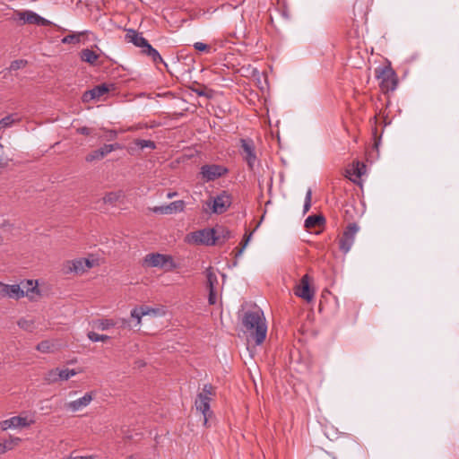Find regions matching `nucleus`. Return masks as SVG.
Masks as SVG:
<instances>
[{
    "mask_svg": "<svg viewBox=\"0 0 459 459\" xmlns=\"http://www.w3.org/2000/svg\"><path fill=\"white\" fill-rule=\"evenodd\" d=\"M67 459H92L91 456H81V455H75V456H73V455H70Z\"/></svg>",
    "mask_w": 459,
    "mask_h": 459,
    "instance_id": "49530a36",
    "label": "nucleus"
},
{
    "mask_svg": "<svg viewBox=\"0 0 459 459\" xmlns=\"http://www.w3.org/2000/svg\"><path fill=\"white\" fill-rule=\"evenodd\" d=\"M51 343L48 341H42L38 343L36 349L40 352H49L51 350Z\"/></svg>",
    "mask_w": 459,
    "mask_h": 459,
    "instance_id": "c9c22d12",
    "label": "nucleus"
},
{
    "mask_svg": "<svg viewBox=\"0 0 459 459\" xmlns=\"http://www.w3.org/2000/svg\"><path fill=\"white\" fill-rule=\"evenodd\" d=\"M124 197L123 191H116V192H108L103 197V202L105 204H112L114 205L116 203L120 201Z\"/></svg>",
    "mask_w": 459,
    "mask_h": 459,
    "instance_id": "393cba45",
    "label": "nucleus"
},
{
    "mask_svg": "<svg viewBox=\"0 0 459 459\" xmlns=\"http://www.w3.org/2000/svg\"><path fill=\"white\" fill-rule=\"evenodd\" d=\"M376 77L380 81L383 91H394L397 86V79L394 71L389 66L377 67L375 70Z\"/></svg>",
    "mask_w": 459,
    "mask_h": 459,
    "instance_id": "7ed1b4c3",
    "label": "nucleus"
},
{
    "mask_svg": "<svg viewBox=\"0 0 459 459\" xmlns=\"http://www.w3.org/2000/svg\"><path fill=\"white\" fill-rule=\"evenodd\" d=\"M83 33H77V34H69V35H66L65 37H64L62 39V43L64 44H76L78 42H80V37L81 35H82Z\"/></svg>",
    "mask_w": 459,
    "mask_h": 459,
    "instance_id": "7c9ffc66",
    "label": "nucleus"
},
{
    "mask_svg": "<svg viewBox=\"0 0 459 459\" xmlns=\"http://www.w3.org/2000/svg\"><path fill=\"white\" fill-rule=\"evenodd\" d=\"M111 88H113V84L108 85L106 83H102L97 85L91 90L86 91L82 94V100L83 102H90L94 100H99L100 97L108 93Z\"/></svg>",
    "mask_w": 459,
    "mask_h": 459,
    "instance_id": "f8f14e48",
    "label": "nucleus"
},
{
    "mask_svg": "<svg viewBox=\"0 0 459 459\" xmlns=\"http://www.w3.org/2000/svg\"><path fill=\"white\" fill-rule=\"evenodd\" d=\"M215 245H222L232 237L231 231L223 226L213 228Z\"/></svg>",
    "mask_w": 459,
    "mask_h": 459,
    "instance_id": "6ab92c4d",
    "label": "nucleus"
},
{
    "mask_svg": "<svg viewBox=\"0 0 459 459\" xmlns=\"http://www.w3.org/2000/svg\"><path fill=\"white\" fill-rule=\"evenodd\" d=\"M311 199H312V190L309 188L307 191L306 197H305V204H304V207H303L304 213H307L310 210Z\"/></svg>",
    "mask_w": 459,
    "mask_h": 459,
    "instance_id": "f704fd0d",
    "label": "nucleus"
},
{
    "mask_svg": "<svg viewBox=\"0 0 459 459\" xmlns=\"http://www.w3.org/2000/svg\"><path fill=\"white\" fill-rule=\"evenodd\" d=\"M195 92L197 93V95H199V96H204V95H205V92H204V91H203V90H195Z\"/></svg>",
    "mask_w": 459,
    "mask_h": 459,
    "instance_id": "3c124183",
    "label": "nucleus"
},
{
    "mask_svg": "<svg viewBox=\"0 0 459 459\" xmlns=\"http://www.w3.org/2000/svg\"><path fill=\"white\" fill-rule=\"evenodd\" d=\"M140 146H141L142 150L143 148H150V149H155L156 148V145H154V144H152V145H140Z\"/></svg>",
    "mask_w": 459,
    "mask_h": 459,
    "instance_id": "8fccbe9b",
    "label": "nucleus"
},
{
    "mask_svg": "<svg viewBox=\"0 0 459 459\" xmlns=\"http://www.w3.org/2000/svg\"><path fill=\"white\" fill-rule=\"evenodd\" d=\"M255 145H241L242 150L240 151V154L243 159L247 161L249 169H253L255 163L257 160L255 151Z\"/></svg>",
    "mask_w": 459,
    "mask_h": 459,
    "instance_id": "f3484780",
    "label": "nucleus"
},
{
    "mask_svg": "<svg viewBox=\"0 0 459 459\" xmlns=\"http://www.w3.org/2000/svg\"><path fill=\"white\" fill-rule=\"evenodd\" d=\"M93 266V262L90 261L87 258H80L74 261H66L64 264L63 271L65 273L68 274L70 273H75L77 274H82L86 272L88 269Z\"/></svg>",
    "mask_w": 459,
    "mask_h": 459,
    "instance_id": "9d476101",
    "label": "nucleus"
},
{
    "mask_svg": "<svg viewBox=\"0 0 459 459\" xmlns=\"http://www.w3.org/2000/svg\"><path fill=\"white\" fill-rule=\"evenodd\" d=\"M353 183H357V179L355 178H350Z\"/></svg>",
    "mask_w": 459,
    "mask_h": 459,
    "instance_id": "6e6d98bb",
    "label": "nucleus"
},
{
    "mask_svg": "<svg viewBox=\"0 0 459 459\" xmlns=\"http://www.w3.org/2000/svg\"><path fill=\"white\" fill-rule=\"evenodd\" d=\"M228 169L222 165L206 164L201 167V175L203 178L209 182L213 181L228 173Z\"/></svg>",
    "mask_w": 459,
    "mask_h": 459,
    "instance_id": "1a4fd4ad",
    "label": "nucleus"
},
{
    "mask_svg": "<svg viewBox=\"0 0 459 459\" xmlns=\"http://www.w3.org/2000/svg\"><path fill=\"white\" fill-rule=\"evenodd\" d=\"M134 143H143V144H146V143H154L151 140H135Z\"/></svg>",
    "mask_w": 459,
    "mask_h": 459,
    "instance_id": "de8ad7c7",
    "label": "nucleus"
},
{
    "mask_svg": "<svg viewBox=\"0 0 459 459\" xmlns=\"http://www.w3.org/2000/svg\"><path fill=\"white\" fill-rule=\"evenodd\" d=\"M5 165H7V160L0 157V168L4 167Z\"/></svg>",
    "mask_w": 459,
    "mask_h": 459,
    "instance_id": "09e8293b",
    "label": "nucleus"
},
{
    "mask_svg": "<svg viewBox=\"0 0 459 459\" xmlns=\"http://www.w3.org/2000/svg\"><path fill=\"white\" fill-rule=\"evenodd\" d=\"M371 147H372L373 150H376L377 152H378L379 145L375 144V145H371Z\"/></svg>",
    "mask_w": 459,
    "mask_h": 459,
    "instance_id": "864d4df0",
    "label": "nucleus"
},
{
    "mask_svg": "<svg viewBox=\"0 0 459 459\" xmlns=\"http://www.w3.org/2000/svg\"><path fill=\"white\" fill-rule=\"evenodd\" d=\"M137 308L140 311V316H143L145 315H148L150 312L155 313V310L153 308H151L147 306L137 307Z\"/></svg>",
    "mask_w": 459,
    "mask_h": 459,
    "instance_id": "ea45409f",
    "label": "nucleus"
},
{
    "mask_svg": "<svg viewBox=\"0 0 459 459\" xmlns=\"http://www.w3.org/2000/svg\"><path fill=\"white\" fill-rule=\"evenodd\" d=\"M240 143L245 144V143H247V142L245 139H240Z\"/></svg>",
    "mask_w": 459,
    "mask_h": 459,
    "instance_id": "5fc2aeb1",
    "label": "nucleus"
},
{
    "mask_svg": "<svg viewBox=\"0 0 459 459\" xmlns=\"http://www.w3.org/2000/svg\"><path fill=\"white\" fill-rule=\"evenodd\" d=\"M242 325L246 329L245 332L249 333V337L256 345L264 342L266 338L267 325L262 310L247 311L244 314Z\"/></svg>",
    "mask_w": 459,
    "mask_h": 459,
    "instance_id": "f257e3e1",
    "label": "nucleus"
},
{
    "mask_svg": "<svg viewBox=\"0 0 459 459\" xmlns=\"http://www.w3.org/2000/svg\"><path fill=\"white\" fill-rule=\"evenodd\" d=\"M114 325L115 323L111 319H99L93 321V326L101 331L108 330Z\"/></svg>",
    "mask_w": 459,
    "mask_h": 459,
    "instance_id": "cd10ccee",
    "label": "nucleus"
},
{
    "mask_svg": "<svg viewBox=\"0 0 459 459\" xmlns=\"http://www.w3.org/2000/svg\"><path fill=\"white\" fill-rule=\"evenodd\" d=\"M77 374V371L75 369H59L58 377H60V380H68L71 377H74Z\"/></svg>",
    "mask_w": 459,
    "mask_h": 459,
    "instance_id": "72a5a7b5",
    "label": "nucleus"
},
{
    "mask_svg": "<svg viewBox=\"0 0 459 459\" xmlns=\"http://www.w3.org/2000/svg\"><path fill=\"white\" fill-rule=\"evenodd\" d=\"M20 118L16 114L8 115L0 120V130L12 126Z\"/></svg>",
    "mask_w": 459,
    "mask_h": 459,
    "instance_id": "bb28decb",
    "label": "nucleus"
},
{
    "mask_svg": "<svg viewBox=\"0 0 459 459\" xmlns=\"http://www.w3.org/2000/svg\"><path fill=\"white\" fill-rule=\"evenodd\" d=\"M19 19L24 23L48 26L51 22L32 11H23L18 13Z\"/></svg>",
    "mask_w": 459,
    "mask_h": 459,
    "instance_id": "4468645a",
    "label": "nucleus"
},
{
    "mask_svg": "<svg viewBox=\"0 0 459 459\" xmlns=\"http://www.w3.org/2000/svg\"><path fill=\"white\" fill-rule=\"evenodd\" d=\"M175 195H177V192L169 193V194L167 195L168 198H172V197H174Z\"/></svg>",
    "mask_w": 459,
    "mask_h": 459,
    "instance_id": "603ef678",
    "label": "nucleus"
},
{
    "mask_svg": "<svg viewBox=\"0 0 459 459\" xmlns=\"http://www.w3.org/2000/svg\"><path fill=\"white\" fill-rule=\"evenodd\" d=\"M312 278L308 274H305L294 289L295 295L302 298L307 302L311 301L315 295V290L310 284Z\"/></svg>",
    "mask_w": 459,
    "mask_h": 459,
    "instance_id": "6e6552de",
    "label": "nucleus"
},
{
    "mask_svg": "<svg viewBox=\"0 0 459 459\" xmlns=\"http://www.w3.org/2000/svg\"><path fill=\"white\" fill-rule=\"evenodd\" d=\"M21 441L22 439L20 437H10L9 439H5L3 442H0V455L13 449L21 443Z\"/></svg>",
    "mask_w": 459,
    "mask_h": 459,
    "instance_id": "5701e85b",
    "label": "nucleus"
},
{
    "mask_svg": "<svg viewBox=\"0 0 459 459\" xmlns=\"http://www.w3.org/2000/svg\"><path fill=\"white\" fill-rule=\"evenodd\" d=\"M115 146L120 147V145H103V147H101V148H100L98 150H95V151L91 152V153H89L85 157V160L87 162H92L94 160H100L103 159L107 154H108L112 151L116 150L117 148Z\"/></svg>",
    "mask_w": 459,
    "mask_h": 459,
    "instance_id": "dca6fc26",
    "label": "nucleus"
},
{
    "mask_svg": "<svg viewBox=\"0 0 459 459\" xmlns=\"http://www.w3.org/2000/svg\"><path fill=\"white\" fill-rule=\"evenodd\" d=\"M148 56L151 57L155 64L162 63L167 66V64L163 61L161 56L155 48L152 49Z\"/></svg>",
    "mask_w": 459,
    "mask_h": 459,
    "instance_id": "e433bc0d",
    "label": "nucleus"
},
{
    "mask_svg": "<svg viewBox=\"0 0 459 459\" xmlns=\"http://www.w3.org/2000/svg\"><path fill=\"white\" fill-rule=\"evenodd\" d=\"M4 286L5 283L0 281V298H4Z\"/></svg>",
    "mask_w": 459,
    "mask_h": 459,
    "instance_id": "a18cd8bd",
    "label": "nucleus"
},
{
    "mask_svg": "<svg viewBox=\"0 0 459 459\" xmlns=\"http://www.w3.org/2000/svg\"><path fill=\"white\" fill-rule=\"evenodd\" d=\"M142 52L147 56L150 55V53L152 51L154 48L152 47V45L149 44L148 40L143 44L142 47Z\"/></svg>",
    "mask_w": 459,
    "mask_h": 459,
    "instance_id": "79ce46f5",
    "label": "nucleus"
},
{
    "mask_svg": "<svg viewBox=\"0 0 459 459\" xmlns=\"http://www.w3.org/2000/svg\"><path fill=\"white\" fill-rule=\"evenodd\" d=\"M215 394L214 386L212 384H205L203 391L196 396L195 405L196 410L202 413L204 425H207L209 419L212 416L210 402Z\"/></svg>",
    "mask_w": 459,
    "mask_h": 459,
    "instance_id": "f03ea898",
    "label": "nucleus"
},
{
    "mask_svg": "<svg viewBox=\"0 0 459 459\" xmlns=\"http://www.w3.org/2000/svg\"><path fill=\"white\" fill-rule=\"evenodd\" d=\"M93 399L92 392L86 393L82 397L70 402L66 404V407L71 409L73 411H76L82 407H86Z\"/></svg>",
    "mask_w": 459,
    "mask_h": 459,
    "instance_id": "a211bd4d",
    "label": "nucleus"
},
{
    "mask_svg": "<svg viewBox=\"0 0 459 459\" xmlns=\"http://www.w3.org/2000/svg\"><path fill=\"white\" fill-rule=\"evenodd\" d=\"M58 373H59L58 368L49 370L48 372V374L46 375V377H45L46 381L48 383H55L58 380H60V377H58Z\"/></svg>",
    "mask_w": 459,
    "mask_h": 459,
    "instance_id": "473e14b6",
    "label": "nucleus"
},
{
    "mask_svg": "<svg viewBox=\"0 0 459 459\" xmlns=\"http://www.w3.org/2000/svg\"><path fill=\"white\" fill-rule=\"evenodd\" d=\"M126 39L128 42H132L136 47L141 48L147 39L142 36V34L138 33L134 30H129L126 35Z\"/></svg>",
    "mask_w": 459,
    "mask_h": 459,
    "instance_id": "4be33fe9",
    "label": "nucleus"
},
{
    "mask_svg": "<svg viewBox=\"0 0 459 459\" xmlns=\"http://www.w3.org/2000/svg\"><path fill=\"white\" fill-rule=\"evenodd\" d=\"M87 337L91 341V342H107L110 339V337L108 335H105V334H99L93 331H91V332H88L87 333Z\"/></svg>",
    "mask_w": 459,
    "mask_h": 459,
    "instance_id": "c756f323",
    "label": "nucleus"
},
{
    "mask_svg": "<svg viewBox=\"0 0 459 459\" xmlns=\"http://www.w3.org/2000/svg\"><path fill=\"white\" fill-rule=\"evenodd\" d=\"M18 325L23 330L32 332L34 329V322L32 320H27L25 318H21L18 321Z\"/></svg>",
    "mask_w": 459,
    "mask_h": 459,
    "instance_id": "2f4dec72",
    "label": "nucleus"
},
{
    "mask_svg": "<svg viewBox=\"0 0 459 459\" xmlns=\"http://www.w3.org/2000/svg\"><path fill=\"white\" fill-rule=\"evenodd\" d=\"M211 199L207 204L210 206L212 212L216 214L226 212L232 204V195L225 190H222L217 196Z\"/></svg>",
    "mask_w": 459,
    "mask_h": 459,
    "instance_id": "423d86ee",
    "label": "nucleus"
},
{
    "mask_svg": "<svg viewBox=\"0 0 459 459\" xmlns=\"http://www.w3.org/2000/svg\"><path fill=\"white\" fill-rule=\"evenodd\" d=\"M359 230L356 223H349L339 239V248L344 254L348 253L354 242V238Z\"/></svg>",
    "mask_w": 459,
    "mask_h": 459,
    "instance_id": "0eeeda50",
    "label": "nucleus"
},
{
    "mask_svg": "<svg viewBox=\"0 0 459 459\" xmlns=\"http://www.w3.org/2000/svg\"><path fill=\"white\" fill-rule=\"evenodd\" d=\"M205 274H206V278H207V288L208 290H216V285L218 284V278H217V275L215 274L212 267H208L206 270H205Z\"/></svg>",
    "mask_w": 459,
    "mask_h": 459,
    "instance_id": "a878e982",
    "label": "nucleus"
},
{
    "mask_svg": "<svg viewBox=\"0 0 459 459\" xmlns=\"http://www.w3.org/2000/svg\"><path fill=\"white\" fill-rule=\"evenodd\" d=\"M99 58V55L93 50L85 48L81 51V59L90 65H94Z\"/></svg>",
    "mask_w": 459,
    "mask_h": 459,
    "instance_id": "b1692460",
    "label": "nucleus"
},
{
    "mask_svg": "<svg viewBox=\"0 0 459 459\" xmlns=\"http://www.w3.org/2000/svg\"><path fill=\"white\" fill-rule=\"evenodd\" d=\"M215 231L212 229H204L191 233V241L197 245L215 246Z\"/></svg>",
    "mask_w": 459,
    "mask_h": 459,
    "instance_id": "9b49d317",
    "label": "nucleus"
},
{
    "mask_svg": "<svg viewBox=\"0 0 459 459\" xmlns=\"http://www.w3.org/2000/svg\"><path fill=\"white\" fill-rule=\"evenodd\" d=\"M93 129L92 128H90V127H86V126H82V127H80L78 128V132L82 134H84V135H90L93 133Z\"/></svg>",
    "mask_w": 459,
    "mask_h": 459,
    "instance_id": "37998d69",
    "label": "nucleus"
},
{
    "mask_svg": "<svg viewBox=\"0 0 459 459\" xmlns=\"http://www.w3.org/2000/svg\"><path fill=\"white\" fill-rule=\"evenodd\" d=\"M251 235H252V233L245 234L242 241L239 243V247L236 248V254H235L236 258H238V256H240L242 255L248 241L250 240Z\"/></svg>",
    "mask_w": 459,
    "mask_h": 459,
    "instance_id": "c85d7f7f",
    "label": "nucleus"
},
{
    "mask_svg": "<svg viewBox=\"0 0 459 459\" xmlns=\"http://www.w3.org/2000/svg\"><path fill=\"white\" fill-rule=\"evenodd\" d=\"M131 316L134 317V318H136L137 319V324H140V321H141V318L143 316H140V311L139 309L136 307H134L132 311H131Z\"/></svg>",
    "mask_w": 459,
    "mask_h": 459,
    "instance_id": "c03bdc74",
    "label": "nucleus"
},
{
    "mask_svg": "<svg viewBox=\"0 0 459 459\" xmlns=\"http://www.w3.org/2000/svg\"><path fill=\"white\" fill-rule=\"evenodd\" d=\"M169 264V270L175 268V264L171 255L160 253H151L145 255L143 259V266L166 268ZM168 271V269H166Z\"/></svg>",
    "mask_w": 459,
    "mask_h": 459,
    "instance_id": "39448f33",
    "label": "nucleus"
},
{
    "mask_svg": "<svg viewBox=\"0 0 459 459\" xmlns=\"http://www.w3.org/2000/svg\"><path fill=\"white\" fill-rule=\"evenodd\" d=\"M217 300L216 290H209L208 302L210 305H214Z\"/></svg>",
    "mask_w": 459,
    "mask_h": 459,
    "instance_id": "58836bf2",
    "label": "nucleus"
},
{
    "mask_svg": "<svg viewBox=\"0 0 459 459\" xmlns=\"http://www.w3.org/2000/svg\"><path fill=\"white\" fill-rule=\"evenodd\" d=\"M27 64V61L25 60H22V59H19V60H14L11 63L10 65V67H9V70H19L22 67H24Z\"/></svg>",
    "mask_w": 459,
    "mask_h": 459,
    "instance_id": "4c0bfd02",
    "label": "nucleus"
},
{
    "mask_svg": "<svg viewBox=\"0 0 459 459\" xmlns=\"http://www.w3.org/2000/svg\"><path fill=\"white\" fill-rule=\"evenodd\" d=\"M24 288H26V290L22 289L19 284H5L4 298L8 297L10 299H20L21 298L26 295L27 297H30L31 299V297L30 296V293H39V289L37 285L33 286V281L30 280L26 281V286H24Z\"/></svg>",
    "mask_w": 459,
    "mask_h": 459,
    "instance_id": "20e7f679",
    "label": "nucleus"
},
{
    "mask_svg": "<svg viewBox=\"0 0 459 459\" xmlns=\"http://www.w3.org/2000/svg\"><path fill=\"white\" fill-rule=\"evenodd\" d=\"M34 423L33 420H28L26 417L13 416L8 420L0 422V429L5 431L11 428H25Z\"/></svg>",
    "mask_w": 459,
    "mask_h": 459,
    "instance_id": "ddd939ff",
    "label": "nucleus"
},
{
    "mask_svg": "<svg viewBox=\"0 0 459 459\" xmlns=\"http://www.w3.org/2000/svg\"><path fill=\"white\" fill-rule=\"evenodd\" d=\"M194 48L198 51H206L210 48L207 44L203 42H195Z\"/></svg>",
    "mask_w": 459,
    "mask_h": 459,
    "instance_id": "a19ab883",
    "label": "nucleus"
},
{
    "mask_svg": "<svg viewBox=\"0 0 459 459\" xmlns=\"http://www.w3.org/2000/svg\"><path fill=\"white\" fill-rule=\"evenodd\" d=\"M366 170L364 162L355 160L352 161L351 168L346 169V173L354 175L356 178H360L366 173Z\"/></svg>",
    "mask_w": 459,
    "mask_h": 459,
    "instance_id": "aec40b11",
    "label": "nucleus"
},
{
    "mask_svg": "<svg viewBox=\"0 0 459 459\" xmlns=\"http://www.w3.org/2000/svg\"><path fill=\"white\" fill-rule=\"evenodd\" d=\"M185 202L183 200H178L172 202L167 205L155 206L152 211L155 213L160 214H172L176 212H183L185 209Z\"/></svg>",
    "mask_w": 459,
    "mask_h": 459,
    "instance_id": "2eb2a0df",
    "label": "nucleus"
},
{
    "mask_svg": "<svg viewBox=\"0 0 459 459\" xmlns=\"http://www.w3.org/2000/svg\"><path fill=\"white\" fill-rule=\"evenodd\" d=\"M325 223V218L323 214H314L308 216L305 220V228L311 230L316 227L324 226Z\"/></svg>",
    "mask_w": 459,
    "mask_h": 459,
    "instance_id": "412c9836",
    "label": "nucleus"
}]
</instances>
